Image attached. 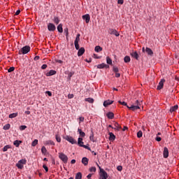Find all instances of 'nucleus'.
Instances as JSON below:
<instances>
[{
  "mask_svg": "<svg viewBox=\"0 0 179 179\" xmlns=\"http://www.w3.org/2000/svg\"><path fill=\"white\" fill-rule=\"evenodd\" d=\"M16 167H17V169H20V170H22V169H23L24 166L22 165V164H20L19 162L16 164Z\"/></svg>",
  "mask_w": 179,
  "mask_h": 179,
  "instance_id": "obj_37",
  "label": "nucleus"
},
{
  "mask_svg": "<svg viewBox=\"0 0 179 179\" xmlns=\"http://www.w3.org/2000/svg\"><path fill=\"white\" fill-rule=\"evenodd\" d=\"M163 156L164 159H167V157H169V148H167V147L164 148Z\"/></svg>",
  "mask_w": 179,
  "mask_h": 179,
  "instance_id": "obj_9",
  "label": "nucleus"
},
{
  "mask_svg": "<svg viewBox=\"0 0 179 179\" xmlns=\"http://www.w3.org/2000/svg\"><path fill=\"white\" fill-rule=\"evenodd\" d=\"M85 101H87L88 103H94V99L93 98H86Z\"/></svg>",
  "mask_w": 179,
  "mask_h": 179,
  "instance_id": "obj_29",
  "label": "nucleus"
},
{
  "mask_svg": "<svg viewBox=\"0 0 179 179\" xmlns=\"http://www.w3.org/2000/svg\"><path fill=\"white\" fill-rule=\"evenodd\" d=\"M85 54V48H80L78 52V57H82Z\"/></svg>",
  "mask_w": 179,
  "mask_h": 179,
  "instance_id": "obj_13",
  "label": "nucleus"
},
{
  "mask_svg": "<svg viewBox=\"0 0 179 179\" xmlns=\"http://www.w3.org/2000/svg\"><path fill=\"white\" fill-rule=\"evenodd\" d=\"M120 76H121L120 73H115V78H120Z\"/></svg>",
  "mask_w": 179,
  "mask_h": 179,
  "instance_id": "obj_61",
  "label": "nucleus"
},
{
  "mask_svg": "<svg viewBox=\"0 0 179 179\" xmlns=\"http://www.w3.org/2000/svg\"><path fill=\"white\" fill-rule=\"evenodd\" d=\"M13 71H15V67H13V66L10 67V68L8 69V73L13 72Z\"/></svg>",
  "mask_w": 179,
  "mask_h": 179,
  "instance_id": "obj_48",
  "label": "nucleus"
},
{
  "mask_svg": "<svg viewBox=\"0 0 179 179\" xmlns=\"http://www.w3.org/2000/svg\"><path fill=\"white\" fill-rule=\"evenodd\" d=\"M78 132L80 134V138H85L86 136V134L82 131V129H78Z\"/></svg>",
  "mask_w": 179,
  "mask_h": 179,
  "instance_id": "obj_17",
  "label": "nucleus"
},
{
  "mask_svg": "<svg viewBox=\"0 0 179 179\" xmlns=\"http://www.w3.org/2000/svg\"><path fill=\"white\" fill-rule=\"evenodd\" d=\"M178 110V105H175L174 106L171 107L170 112L174 113V111H177Z\"/></svg>",
  "mask_w": 179,
  "mask_h": 179,
  "instance_id": "obj_21",
  "label": "nucleus"
},
{
  "mask_svg": "<svg viewBox=\"0 0 179 179\" xmlns=\"http://www.w3.org/2000/svg\"><path fill=\"white\" fill-rule=\"evenodd\" d=\"M117 3H120V5H122V3H124V0H118Z\"/></svg>",
  "mask_w": 179,
  "mask_h": 179,
  "instance_id": "obj_59",
  "label": "nucleus"
},
{
  "mask_svg": "<svg viewBox=\"0 0 179 179\" xmlns=\"http://www.w3.org/2000/svg\"><path fill=\"white\" fill-rule=\"evenodd\" d=\"M10 145H5L3 148V152H8V149H10Z\"/></svg>",
  "mask_w": 179,
  "mask_h": 179,
  "instance_id": "obj_34",
  "label": "nucleus"
},
{
  "mask_svg": "<svg viewBox=\"0 0 179 179\" xmlns=\"http://www.w3.org/2000/svg\"><path fill=\"white\" fill-rule=\"evenodd\" d=\"M81 148H84L85 149H87V150H90V148L87 145H83Z\"/></svg>",
  "mask_w": 179,
  "mask_h": 179,
  "instance_id": "obj_52",
  "label": "nucleus"
},
{
  "mask_svg": "<svg viewBox=\"0 0 179 179\" xmlns=\"http://www.w3.org/2000/svg\"><path fill=\"white\" fill-rule=\"evenodd\" d=\"M56 74L57 71L55 70H50L49 72L46 73V76H52Z\"/></svg>",
  "mask_w": 179,
  "mask_h": 179,
  "instance_id": "obj_14",
  "label": "nucleus"
},
{
  "mask_svg": "<svg viewBox=\"0 0 179 179\" xmlns=\"http://www.w3.org/2000/svg\"><path fill=\"white\" fill-rule=\"evenodd\" d=\"M26 128H27V127L26 125H22L20 127V131H24V129H26Z\"/></svg>",
  "mask_w": 179,
  "mask_h": 179,
  "instance_id": "obj_47",
  "label": "nucleus"
},
{
  "mask_svg": "<svg viewBox=\"0 0 179 179\" xmlns=\"http://www.w3.org/2000/svg\"><path fill=\"white\" fill-rule=\"evenodd\" d=\"M30 50H31L30 46H29V45H25V46H24L20 50H19L18 54H19L20 55H22H22L28 54L29 52L30 51Z\"/></svg>",
  "mask_w": 179,
  "mask_h": 179,
  "instance_id": "obj_1",
  "label": "nucleus"
},
{
  "mask_svg": "<svg viewBox=\"0 0 179 179\" xmlns=\"http://www.w3.org/2000/svg\"><path fill=\"white\" fill-rule=\"evenodd\" d=\"M106 117L109 118V120H113V118H114V113L113 112H109L106 114Z\"/></svg>",
  "mask_w": 179,
  "mask_h": 179,
  "instance_id": "obj_23",
  "label": "nucleus"
},
{
  "mask_svg": "<svg viewBox=\"0 0 179 179\" xmlns=\"http://www.w3.org/2000/svg\"><path fill=\"white\" fill-rule=\"evenodd\" d=\"M119 71L120 70L118 69V67H115V66L113 67V72H115V73H118Z\"/></svg>",
  "mask_w": 179,
  "mask_h": 179,
  "instance_id": "obj_49",
  "label": "nucleus"
},
{
  "mask_svg": "<svg viewBox=\"0 0 179 179\" xmlns=\"http://www.w3.org/2000/svg\"><path fill=\"white\" fill-rule=\"evenodd\" d=\"M59 159H60V160H62L64 164L68 163V156L64 154V152H59Z\"/></svg>",
  "mask_w": 179,
  "mask_h": 179,
  "instance_id": "obj_2",
  "label": "nucleus"
},
{
  "mask_svg": "<svg viewBox=\"0 0 179 179\" xmlns=\"http://www.w3.org/2000/svg\"><path fill=\"white\" fill-rule=\"evenodd\" d=\"M143 134L142 133V131H138L137 133V138H142Z\"/></svg>",
  "mask_w": 179,
  "mask_h": 179,
  "instance_id": "obj_42",
  "label": "nucleus"
},
{
  "mask_svg": "<svg viewBox=\"0 0 179 179\" xmlns=\"http://www.w3.org/2000/svg\"><path fill=\"white\" fill-rule=\"evenodd\" d=\"M130 55L133 57L135 58V59H136L138 61V59H139V55H138L137 52H131L130 53Z\"/></svg>",
  "mask_w": 179,
  "mask_h": 179,
  "instance_id": "obj_10",
  "label": "nucleus"
},
{
  "mask_svg": "<svg viewBox=\"0 0 179 179\" xmlns=\"http://www.w3.org/2000/svg\"><path fill=\"white\" fill-rule=\"evenodd\" d=\"M118 103H119L120 104H122V106H126V107H129V106H128V104H127V103L124 102V101H119Z\"/></svg>",
  "mask_w": 179,
  "mask_h": 179,
  "instance_id": "obj_45",
  "label": "nucleus"
},
{
  "mask_svg": "<svg viewBox=\"0 0 179 179\" xmlns=\"http://www.w3.org/2000/svg\"><path fill=\"white\" fill-rule=\"evenodd\" d=\"M18 162H20V164H22V166H24V164L27 163V161L26 160V159H22L18 161Z\"/></svg>",
  "mask_w": 179,
  "mask_h": 179,
  "instance_id": "obj_30",
  "label": "nucleus"
},
{
  "mask_svg": "<svg viewBox=\"0 0 179 179\" xmlns=\"http://www.w3.org/2000/svg\"><path fill=\"white\" fill-rule=\"evenodd\" d=\"M83 20H85L86 23H89L90 22V15L89 14L83 15Z\"/></svg>",
  "mask_w": 179,
  "mask_h": 179,
  "instance_id": "obj_12",
  "label": "nucleus"
},
{
  "mask_svg": "<svg viewBox=\"0 0 179 179\" xmlns=\"http://www.w3.org/2000/svg\"><path fill=\"white\" fill-rule=\"evenodd\" d=\"M83 121H85V117H79V124H80L81 122H83Z\"/></svg>",
  "mask_w": 179,
  "mask_h": 179,
  "instance_id": "obj_50",
  "label": "nucleus"
},
{
  "mask_svg": "<svg viewBox=\"0 0 179 179\" xmlns=\"http://www.w3.org/2000/svg\"><path fill=\"white\" fill-rule=\"evenodd\" d=\"M20 10H17L16 12H15V16H17V15H20Z\"/></svg>",
  "mask_w": 179,
  "mask_h": 179,
  "instance_id": "obj_62",
  "label": "nucleus"
},
{
  "mask_svg": "<svg viewBox=\"0 0 179 179\" xmlns=\"http://www.w3.org/2000/svg\"><path fill=\"white\" fill-rule=\"evenodd\" d=\"M78 145L82 148L83 146V138L82 137H79L78 139Z\"/></svg>",
  "mask_w": 179,
  "mask_h": 179,
  "instance_id": "obj_24",
  "label": "nucleus"
},
{
  "mask_svg": "<svg viewBox=\"0 0 179 179\" xmlns=\"http://www.w3.org/2000/svg\"><path fill=\"white\" fill-rule=\"evenodd\" d=\"M117 170L118 171H122V166H118L117 167Z\"/></svg>",
  "mask_w": 179,
  "mask_h": 179,
  "instance_id": "obj_53",
  "label": "nucleus"
},
{
  "mask_svg": "<svg viewBox=\"0 0 179 179\" xmlns=\"http://www.w3.org/2000/svg\"><path fill=\"white\" fill-rule=\"evenodd\" d=\"M3 129H4V131H8V129H10V124H6V125L3 126Z\"/></svg>",
  "mask_w": 179,
  "mask_h": 179,
  "instance_id": "obj_32",
  "label": "nucleus"
},
{
  "mask_svg": "<svg viewBox=\"0 0 179 179\" xmlns=\"http://www.w3.org/2000/svg\"><path fill=\"white\" fill-rule=\"evenodd\" d=\"M47 67H48L47 64H43L41 66V69H47Z\"/></svg>",
  "mask_w": 179,
  "mask_h": 179,
  "instance_id": "obj_54",
  "label": "nucleus"
},
{
  "mask_svg": "<svg viewBox=\"0 0 179 179\" xmlns=\"http://www.w3.org/2000/svg\"><path fill=\"white\" fill-rule=\"evenodd\" d=\"M113 103H114V101H111V100L108 99V100L103 101V106L105 107H108V106H110V104H113Z\"/></svg>",
  "mask_w": 179,
  "mask_h": 179,
  "instance_id": "obj_11",
  "label": "nucleus"
},
{
  "mask_svg": "<svg viewBox=\"0 0 179 179\" xmlns=\"http://www.w3.org/2000/svg\"><path fill=\"white\" fill-rule=\"evenodd\" d=\"M145 52H147L148 55H153V50L149 48H145Z\"/></svg>",
  "mask_w": 179,
  "mask_h": 179,
  "instance_id": "obj_19",
  "label": "nucleus"
},
{
  "mask_svg": "<svg viewBox=\"0 0 179 179\" xmlns=\"http://www.w3.org/2000/svg\"><path fill=\"white\" fill-rule=\"evenodd\" d=\"M100 178L101 179H107L108 178V174L107 173V172H106V171H104V169H101V172H100Z\"/></svg>",
  "mask_w": 179,
  "mask_h": 179,
  "instance_id": "obj_5",
  "label": "nucleus"
},
{
  "mask_svg": "<svg viewBox=\"0 0 179 179\" xmlns=\"http://www.w3.org/2000/svg\"><path fill=\"white\" fill-rule=\"evenodd\" d=\"M108 33H109V34H113L116 37L120 36V33H118V31L117 30L114 29H108Z\"/></svg>",
  "mask_w": 179,
  "mask_h": 179,
  "instance_id": "obj_6",
  "label": "nucleus"
},
{
  "mask_svg": "<svg viewBox=\"0 0 179 179\" xmlns=\"http://www.w3.org/2000/svg\"><path fill=\"white\" fill-rule=\"evenodd\" d=\"M94 51H96V52H100V51H103V48L100 45H97L95 47Z\"/></svg>",
  "mask_w": 179,
  "mask_h": 179,
  "instance_id": "obj_27",
  "label": "nucleus"
},
{
  "mask_svg": "<svg viewBox=\"0 0 179 179\" xmlns=\"http://www.w3.org/2000/svg\"><path fill=\"white\" fill-rule=\"evenodd\" d=\"M41 152H42L43 155H45L47 153V148H45V146H43L41 148Z\"/></svg>",
  "mask_w": 179,
  "mask_h": 179,
  "instance_id": "obj_39",
  "label": "nucleus"
},
{
  "mask_svg": "<svg viewBox=\"0 0 179 179\" xmlns=\"http://www.w3.org/2000/svg\"><path fill=\"white\" fill-rule=\"evenodd\" d=\"M114 127H113V129H115V131H120V129H121V125H120L118 122H115Z\"/></svg>",
  "mask_w": 179,
  "mask_h": 179,
  "instance_id": "obj_15",
  "label": "nucleus"
},
{
  "mask_svg": "<svg viewBox=\"0 0 179 179\" xmlns=\"http://www.w3.org/2000/svg\"><path fill=\"white\" fill-rule=\"evenodd\" d=\"M76 179H82V173H77L76 175Z\"/></svg>",
  "mask_w": 179,
  "mask_h": 179,
  "instance_id": "obj_35",
  "label": "nucleus"
},
{
  "mask_svg": "<svg viewBox=\"0 0 179 179\" xmlns=\"http://www.w3.org/2000/svg\"><path fill=\"white\" fill-rule=\"evenodd\" d=\"M64 139L71 143V145H76V143H78L76 140H74L71 136H64Z\"/></svg>",
  "mask_w": 179,
  "mask_h": 179,
  "instance_id": "obj_4",
  "label": "nucleus"
},
{
  "mask_svg": "<svg viewBox=\"0 0 179 179\" xmlns=\"http://www.w3.org/2000/svg\"><path fill=\"white\" fill-rule=\"evenodd\" d=\"M45 94H48V96H49V97H51V96H52V93L50 91H46Z\"/></svg>",
  "mask_w": 179,
  "mask_h": 179,
  "instance_id": "obj_51",
  "label": "nucleus"
},
{
  "mask_svg": "<svg viewBox=\"0 0 179 179\" xmlns=\"http://www.w3.org/2000/svg\"><path fill=\"white\" fill-rule=\"evenodd\" d=\"M76 50H79V43L74 44Z\"/></svg>",
  "mask_w": 179,
  "mask_h": 179,
  "instance_id": "obj_58",
  "label": "nucleus"
},
{
  "mask_svg": "<svg viewBox=\"0 0 179 179\" xmlns=\"http://www.w3.org/2000/svg\"><path fill=\"white\" fill-rule=\"evenodd\" d=\"M57 31H59V33H63L64 29L62 28V24H59L57 26Z\"/></svg>",
  "mask_w": 179,
  "mask_h": 179,
  "instance_id": "obj_28",
  "label": "nucleus"
},
{
  "mask_svg": "<svg viewBox=\"0 0 179 179\" xmlns=\"http://www.w3.org/2000/svg\"><path fill=\"white\" fill-rule=\"evenodd\" d=\"M109 141H115V135L112 132H109Z\"/></svg>",
  "mask_w": 179,
  "mask_h": 179,
  "instance_id": "obj_22",
  "label": "nucleus"
},
{
  "mask_svg": "<svg viewBox=\"0 0 179 179\" xmlns=\"http://www.w3.org/2000/svg\"><path fill=\"white\" fill-rule=\"evenodd\" d=\"M72 76H73V73L71 72L69 73V79H71V78H72Z\"/></svg>",
  "mask_w": 179,
  "mask_h": 179,
  "instance_id": "obj_60",
  "label": "nucleus"
},
{
  "mask_svg": "<svg viewBox=\"0 0 179 179\" xmlns=\"http://www.w3.org/2000/svg\"><path fill=\"white\" fill-rule=\"evenodd\" d=\"M155 141H157V142H160L162 141V138L160 137H159V136H157L155 138Z\"/></svg>",
  "mask_w": 179,
  "mask_h": 179,
  "instance_id": "obj_55",
  "label": "nucleus"
},
{
  "mask_svg": "<svg viewBox=\"0 0 179 179\" xmlns=\"http://www.w3.org/2000/svg\"><path fill=\"white\" fill-rule=\"evenodd\" d=\"M164 82H166V80H161V81L159 83L157 87V90H162V88L163 87V86H164Z\"/></svg>",
  "mask_w": 179,
  "mask_h": 179,
  "instance_id": "obj_8",
  "label": "nucleus"
},
{
  "mask_svg": "<svg viewBox=\"0 0 179 179\" xmlns=\"http://www.w3.org/2000/svg\"><path fill=\"white\" fill-rule=\"evenodd\" d=\"M57 27H55V25L52 23H49L48 24V30H49V31H55Z\"/></svg>",
  "mask_w": 179,
  "mask_h": 179,
  "instance_id": "obj_7",
  "label": "nucleus"
},
{
  "mask_svg": "<svg viewBox=\"0 0 179 179\" xmlns=\"http://www.w3.org/2000/svg\"><path fill=\"white\" fill-rule=\"evenodd\" d=\"M20 143H22V141H19V140H16L13 142V145L16 147V148H19V146H20Z\"/></svg>",
  "mask_w": 179,
  "mask_h": 179,
  "instance_id": "obj_25",
  "label": "nucleus"
},
{
  "mask_svg": "<svg viewBox=\"0 0 179 179\" xmlns=\"http://www.w3.org/2000/svg\"><path fill=\"white\" fill-rule=\"evenodd\" d=\"M96 167H94V166H92V167H91L90 169V173H96Z\"/></svg>",
  "mask_w": 179,
  "mask_h": 179,
  "instance_id": "obj_44",
  "label": "nucleus"
},
{
  "mask_svg": "<svg viewBox=\"0 0 179 179\" xmlns=\"http://www.w3.org/2000/svg\"><path fill=\"white\" fill-rule=\"evenodd\" d=\"M56 62H58V64H62V60L57 59Z\"/></svg>",
  "mask_w": 179,
  "mask_h": 179,
  "instance_id": "obj_64",
  "label": "nucleus"
},
{
  "mask_svg": "<svg viewBox=\"0 0 179 179\" xmlns=\"http://www.w3.org/2000/svg\"><path fill=\"white\" fill-rule=\"evenodd\" d=\"M43 167L44 170L46 171V173H48V167H47L45 165H43Z\"/></svg>",
  "mask_w": 179,
  "mask_h": 179,
  "instance_id": "obj_56",
  "label": "nucleus"
},
{
  "mask_svg": "<svg viewBox=\"0 0 179 179\" xmlns=\"http://www.w3.org/2000/svg\"><path fill=\"white\" fill-rule=\"evenodd\" d=\"M98 69H103V68H108V66L104 63L99 64L97 66Z\"/></svg>",
  "mask_w": 179,
  "mask_h": 179,
  "instance_id": "obj_20",
  "label": "nucleus"
},
{
  "mask_svg": "<svg viewBox=\"0 0 179 179\" xmlns=\"http://www.w3.org/2000/svg\"><path fill=\"white\" fill-rule=\"evenodd\" d=\"M55 138H56L57 142H59V143L61 142V137L59 136L58 134H56Z\"/></svg>",
  "mask_w": 179,
  "mask_h": 179,
  "instance_id": "obj_46",
  "label": "nucleus"
},
{
  "mask_svg": "<svg viewBox=\"0 0 179 179\" xmlns=\"http://www.w3.org/2000/svg\"><path fill=\"white\" fill-rule=\"evenodd\" d=\"M79 41H80V34H78L76 37V40L74 41L75 44H79Z\"/></svg>",
  "mask_w": 179,
  "mask_h": 179,
  "instance_id": "obj_18",
  "label": "nucleus"
},
{
  "mask_svg": "<svg viewBox=\"0 0 179 179\" xmlns=\"http://www.w3.org/2000/svg\"><path fill=\"white\" fill-rule=\"evenodd\" d=\"M81 162L84 166H87V164H89V159H87V157H83Z\"/></svg>",
  "mask_w": 179,
  "mask_h": 179,
  "instance_id": "obj_16",
  "label": "nucleus"
},
{
  "mask_svg": "<svg viewBox=\"0 0 179 179\" xmlns=\"http://www.w3.org/2000/svg\"><path fill=\"white\" fill-rule=\"evenodd\" d=\"M106 62L108 64V65H111V64H113V60L109 57H107Z\"/></svg>",
  "mask_w": 179,
  "mask_h": 179,
  "instance_id": "obj_36",
  "label": "nucleus"
},
{
  "mask_svg": "<svg viewBox=\"0 0 179 179\" xmlns=\"http://www.w3.org/2000/svg\"><path fill=\"white\" fill-rule=\"evenodd\" d=\"M129 110H131V111H136V110L141 109V102L137 101V105H131V106H127Z\"/></svg>",
  "mask_w": 179,
  "mask_h": 179,
  "instance_id": "obj_3",
  "label": "nucleus"
},
{
  "mask_svg": "<svg viewBox=\"0 0 179 179\" xmlns=\"http://www.w3.org/2000/svg\"><path fill=\"white\" fill-rule=\"evenodd\" d=\"M124 61L126 63L131 62V57H129V56H126L124 58Z\"/></svg>",
  "mask_w": 179,
  "mask_h": 179,
  "instance_id": "obj_31",
  "label": "nucleus"
},
{
  "mask_svg": "<svg viewBox=\"0 0 179 179\" xmlns=\"http://www.w3.org/2000/svg\"><path fill=\"white\" fill-rule=\"evenodd\" d=\"M53 20L56 24H58L59 23V18L58 17H55Z\"/></svg>",
  "mask_w": 179,
  "mask_h": 179,
  "instance_id": "obj_40",
  "label": "nucleus"
},
{
  "mask_svg": "<svg viewBox=\"0 0 179 179\" xmlns=\"http://www.w3.org/2000/svg\"><path fill=\"white\" fill-rule=\"evenodd\" d=\"M38 59H40V56H36V57L34 58V61H38Z\"/></svg>",
  "mask_w": 179,
  "mask_h": 179,
  "instance_id": "obj_57",
  "label": "nucleus"
},
{
  "mask_svg": "<svg viewBox=\"0 0 179 179\" xmlns=\"http://www.w3.org/2000/svg\"><path fill=\"white\" fill-rule=\"evenodd\" d=\"M71 164H75V163H76V160L72 159V160L71 161Z\"/></svg>",
  "mask_w": 179,
  "mask_h": 179,
  "instance_id": "obj_63",
  "label": "nucleus"
},
{
  "mask_svg": "<svg viewBox=\"0 0 179 179\" xmlns=\"http://www.w3.org/2000/svg\"><path fill=\"white\" fill-rule=\"evenodd\" d=\"M38 143V140L35 139V140L32 142L31 146H36Z\"/></svg>",
  "mask_w": 179,
  "mask_h": 179,
  "instance_id": "obj_43",
  "label": "nucleus"
},
{
  "mask_svg": "<svg viewBox=\"0 0 179 179\" xmlns=\"http://www.w3.org/2000/svg\"><path fill=\"white\" fill-rule=\"evenodd\" d=\"M64 33L65 34V36H66V37H69V31H68V28H65L64 29Z\"/></svg>",
  "mask_w": 179,
  "mask_h": 179,
  "instance_id": "obj_38",
  "label": "nucleus"
},
{
  "mask_svg": "<svg viewBox=\"0 0 179 179\" xmlns=\"http://www.w3.org/2000/svg\"><path fill=\"white\" fill-rule=\"evenodd\" d=\"M45 145H51L52 146H55V143L51 140H49L45 142Z\"/></svg>",
  "mask_w": 179,
  "mask_h": 179,
  "instance_id": "obj_26",
  "label": "nucleus"
},
{
  "mask_svg": "<svg viewBox=\"0 0 179 179\" xmlns=\"http://www.w3.org/2000/svg\"><path fill=\"white\" fill-rule=\"evenodd\" d=\"M90 141H92V142H96V141H94V134H93V132H92V134L90 136Z\"/></svg>",
  "mask_w": 179,
  "mask_h": 179,
  "instance_id": "obj_41",
  "label": "nucleus"
},
{
  "mask_svg": "<svg viewBox=\"0 0 179 179\" xmlns=\"http://www.w3.org/2000/svg\"><path fill=\"white\" fill-rule=\"evenodd\" d=\"M17 113H11L9 115L8 118H16Z\"/></svg>",
  "mask_w": 179,
  "mask_h": 179,
  "instance_id": "obj_33",
  "label": "nucleus"
}]
</instances>
